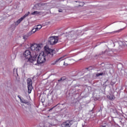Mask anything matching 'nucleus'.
Wrapping results in <instances>:
<instances>
[{
    "mask_svg": "<svg viewBox=\"0 0 127 127\" xmlns=\"http://www.w3.org/2000/svg\"><path fill=\"white\" fill-rule=\"evenodd\" d=\"M44 48V51L42 52L38 57L36 61L38 64H43L46 61V56L48 58H52L56 52L55 50L50 49L48 46H45Z\"/></svg>",
    "mask_w": 127,
    "mask_h": 127,
    "instance_id": "obj_1",
    "label": "nucleus"
},
{
    "mask_svg": "<svg viewBox=\"0 0 127 127\" xmlns=\"http://www.w3.org/2000/svg\"><path fill=\"white\" fill-rule=\"evenodd\" d=\"M43 47L42 44H33L31 45V58L29 59V62L33 63L34 65H36V58L38 56L39 51Z\"/></svg>",
    "mask_w": 127,
    "mask_h": 127,
    "instance_id": "obj_2",
    "label": "nucleus"
},
{
    "mask_svg": "<svg viewBox=\"0 0 127 127\" xmlns=\"http://www.w3.org/2000/svg\"><path fill=\"white\" fill-rule=\"evenodd\" d=\"M50 7V5L49 3H38L36 4L34 7V9H36L37 10H47Z\"/></svg>",
    "mask_w": 127,
    "mask_h": 127,
    "instance_id": "obj_3",
    "label": "nucleus"
},
{
    "mask_svg": "<svg viewBox=\"0 0 127 127\" xmlns=\"http://www.w3.org/2000/svg\"><path fill=\"white\" fill-rule=\"evenodd\" d=\"M58 42V37L57 36H52L49 38L48 44L50 45H55Z\"/></svg>",
    "mask_w": 127,
    "mask_h": 127,
    "instance_id": "obj_4",
    "label": "nucleus"
},
{
    "mask_svg": "<svg viewBox=\"0 0 127 127\" xmlns=\"http://www.w3.org/2000/svg\"><path fill=\"white\" fill-rule=\"evenodd\" d=\"M27 84L28 85V93L30 94L31 91H32V80L31 78H29L27 79Z\"/></svg>",
    "mask_w": 127,
    "mask_h": 127,
    "instance_id": "obj_5",
    "label": "nucleus"
},
{
    "mask_svg": "<svg viewBox=\"0 0 127 127\" xmlns=\"http://www.w3.org/2000/svg\"><path fill=\"white\" fill-rule=\"evenodd\" d=\"M67 34L66 37L68 40H73V39H75L76 35L75 34L74 31L69 32Z\"/></svg>",
    "mask_w": 127,
    "mask_h": 127,
    "instance_id": "obj_6",
    "label": "nucleus"
},
{
    "mask_svg": "<svg viewBox=\"0 0 127 127\" xmlns=\"http://www.w3.org/2000/svg\"><path fill=\"white\" fill-rule=\"evenodd\" d=\"M30 14V12H28L26 13L23 16L21 17L20 19H19L18 20H17L16 22H15V25H18L20 23V22L23 21L24 18H26L27 16H28Z\"/></svg>",
    "mask_w": 127,
    "mask_h": 127,
    "instance_id": "obj_7",
    "label": "nucleus"
},
{
    "mask_svg": "<svg viewBox=\"0 0 127 127\" xmlns=\"http://www.w3.org/2000/svg\"><path fill=\"white\" fill-rule=\"evenodd\" d=\"M24 56L26 59H28L29 61V59L31 58V51L29 50H27L24 52Z\"/></svg>",
    "mask_w": 127,
    "mask_h": 127,
    "instance_id": "obj_8",
    "label": "nucleus"
},
{
    "mask_svg": "<svg viewBox=\"0 0 127 127\" xmlns=\"http://www.w3.org/2000/svg\"><path fill=\"white\" fill-rule=\"evenodd\" d=\"M73 125V121H66L65 122H64L62 124V127H70L71 126Z\"/></svg>",
    "mask_w": 127,
    "mask_h": 127,
    "instance_id": "obj_9",
    "label": "nucleus"
},
{
    "mask_svg": "<svg viewBox=\"0 0 127 127\" xmlns=\"http://www.w3.org/2000/svg\"><path fill=\"white\" fill-rule=\"evenodd\" d=\"M119 45L122 46V47H127V44L125 42L120 41Z\"/></svg>",
    "mask_w": 127,
    "mask_h": 127,
    "instance_id": "obj_10",
    "label": "nucleus"
},
{
    "mask_svg": "<svg viewBox=\"0 0 127 127\" xmlns=\"http://www.w3.org/2000/svg\"><path fill=\"white\" fill-rule=\"evenodd\" d=\"M41 13V11H35L31 13L32 15H37V14H40Z\"/></svg>",
    "mask_w": 127,
    "mask_h": 127,
    "instance_id": "obj_11",
    "label": "nucleus"
},
{
    "mask_svg": "<svg viewBox=\"0 0 127 127\" xmlns=\"http://www.w3.org/2000/svg\"><path fill=\"white\" fill-rule=\"evenodd\" d=\"M107 98L111 101H113V100H115V96L114 95H108Z\"/></svg>",
    "mask_w": 127,
    "mask_h": 127,
    "instance_id": "obj_12",
    "label": "nucleus"
},
{
    "mask_svg": "<svg viewBox=\"0 0 127 127\" xmlns=\"http://www.w3.org/2000/svg\"><path fill=\"white\" fill-rule=\"evenodd\" d=\"M18 98H19V99H20V101L21 103H22L23 104H28V102H27V101H26L25 100H22V99H21L20 96H19V95L18 96Z\"/></svg>",
    "mask_w": 127,
    "mask_h": 127,
    "instance_id": "obj_13",
    "label": "nucleus"
},
{
    "mask_svg": "<svg viewBox=\"0 0 127 127\" xmlns=\"http://www.w3.org/2000/svg\"><path fill=\"white\" fill-rule=\"evenodd\" d=\"M64 56L62 57L61 58H60V59H57L55 63L53 64L54 65H55V64H56L57 63H58V62H59V61L62 60V59H63L64 58Z\"/></svg>",
    "mask_w": 127,
    "mask_h": 127,
    "instance_id": "obj_14",
    "label": "nucleus"
},
{
    "mask_svg": "<svg viewBox=\"0 0 127 127\" xmlns=\"http://www.w3.org/2000/svg\"><path fill=\"white\" fill-rule=\"evenodd\" d=\"M13 74L14 75V76H16L18 75V74H17V69L16 68H14L13 69Z\"/></svg>",
    "mask_w": 127,
    "mask_h": 127,
    "instance_id": "obj_15",
    "label": "nucleus"
},
{
    "mask_svg": "<svg viewBox=\"0 0 127 127\" xmlns=\"http://www.w3.org/2000/svg\"><path fill=\"white\" fill-rule=\"evenodd\" d=\"M80 4L78 5V6H76V7H80V6H84V4H85V2H81V1H78Z\"/></svg>",
    "mask_w": 127,
    "mask_h": 127,
    "instance_id": "obj_16",
    "label": "nucleus"
},
{
    "mask_svg": "<svg viewBox=\"0 0 127 127\" xmlns=\"http://www.w3.org/2000/svg\"><path fill=\"white\" fill-rule=\"evenodd\" d=\"M37 29L36 28V26H35L34 28L32 29V30H31V32L32 33H35V32H36V31H37Z\"/></svg>",
    "mask_w": 127,
    "mask_h": 127,
    "instance_id": "obj_17",
    "label": "nucleus"
},
{
    "mask_svg": "<svg viewBox=\"0 0 127 127\" xmlns=\"http://www.w3.org/2000/svg\"><path fill=\"white\" fill-rule=\"evenodd\" d=\"M105 72H103L101 73H96V76L97 77H99V76H103V75H105Z\"/></svg>",
    "mask_w": 127,
    "mask_h": 127,
    "instance_id": "obj_18",
    "label": "nucleus"
},
{
    "mask_svg": "<svg viewBox=\"0 0 127 127\" xmlns=\"http://www.w3.org/2000/svg\"><path fill=\"white\" fill-rule=\"evenodd\" d=\"M69 59H67L65 60V61L64 63V66H67L68 65V62H69Z\"/></svg>",
    "mask_w": 127,
    "mask_h": 127,
    "instance_id": "obj_19",
    "label": "nucleus"
},
{
    "mask_svg": "<svg viewBox=\"0 0 127 127\" xmlns=\"http://www.w3.org/2000/svg\"><path fill=\"white\" fill-rule=\"evenodd\" d=\"M42 27V26H41V25H38L37 27L36 26V28L37 29V30H39L40 29H41Z\"/></svg>",
    "mask_w": 127,
    "mask_h": 127,
    "instance_id": "obj_20",
    "label": "nucleus"
},
{
    "mask_svg": "<svg viewBox=\"0 0 127 127\" xmlns=\"http://www.w3.org/2000/svg\"><path fill=\"white\" fill-rule=\"evenodd\" d=\"M28 38V36L27 35H25L23 37V39H24V40H26V39H27V38Z\"/></svg>",
    "mask_w": 127,
    "mask_h": 127,
    "instance_id": "obj_21",
    "label": "nucleus"
},
{
    "mask_svg": "<svg viewBox=\"0 0 127 127\" xmlns=\"http://www.w3.org/2000/svg\"><path fill=\"white\" fill-rule=\"evenodd\" d=\"M64 80H66V78L62 77L60 80H58V82H61V81H64Z\"/></svg>",
    "mask_w": 127,
    "mask_h": 127,
    "instance_id": "obj_22",
    "label": "nucleus"
},
{
    "mask_svg": "<svg viewBox=\"0 0 127 127\" xmlns=\"http://www.w3.org/2000/svg\"><path fill=\"white\" fill-rule=\"evenodd\" d=\"M33 33L31 32H30L29 33H28V34H27V35L28 36V37H29V36H30L31 35H32Z\"/></svg>",
    "mask_w": 127,
    "mask_h": 127,
    "instance_id": "obj_23",
    "label": "nucleus"
},
{
    "mask_svg": "<svg viewBox=\"0 0 127 127\" xmlns=\"http://www.w3.org/2000/svg\"><path fill=\"white\" fill-rule=\"evenodd\" d=\"M63 10L62 9H59V12H63Z\"/></svg>",
    "mask_w": 127,
    "mask_h": 127,
    "instance_id": "obj_24",
    "label": "nucleus"
},
{
    "mask_svg": "<svg viewBox=\"0 0 127 127\" xmlns=\"http://www.w3.org/2000/svg\"><path fill=\"white\" fill-rule=\"evenodd\" d=\"M42 103H44V100L41 99Z\"/></svg>",
    "mask_w": 127,
    "mask_h": 127,
    "instance_id": "obj_25",
    "label": "nucleus"
},
{
    "mask_svg": "<svg viewBox=\"0 0 127 127\" xmlns=\"http://www.w3.org/2000/svg\"><path fill=\"white\" fill-rule=\"evenodd\" d=\"M105 53H106V51H105V52H102V54H105Z\"/></svg>",
    "mask_w": 127,
    "mask_h": 127,
    "instance_id": "obj_26",
    "label": "nucleus"
},
{
    "mask_svg": "<svg viewBox=\"0 0 127 127\" xmlns=\"http://www.w3.org/2000/svg\"><path fill=\"white\" fill-rule=\"evenodd\" d=\"M54 108V107L51 108V109L49 110V111H52V110H53V108Z\"/></svg>",
    "mask_w": 127,
    "mask_h": 127,
    "instance_id": "obj_27",
    "label": "nucleus"
},
{
    "mask_svg": "<svg viewBox=\"0 0 127 127\" xmlns=\"http://www.w3.org/2000/svg\"><path fill=\"white\" fill-rule=\"evenodd\" d=\"M75 1V2H78V1Z\"/></svg>",
    "mask_w": 127,
    "mask_h": 127,
    "instance_id": "obj_28",
    "label": "nucleus"
},
{
    "mask_svg": "<svg viewBox=\"0 0 127 127\" xmlns=\"http://www.w3.org/2000/svg\"><path fill=\"white\" fill-rule=\"evenodd\" d=\"M117 32V31L116 32Z\"/></svg>",
    "mask_w": 127,
    "mask_h": 127,
    "instance_id": "obj_29",
    "label": "nucleus"
},
{
    "mask_svg": "<svg viewBox=\"0 0 127 127\" xmlns=\"http://www.w3.org/2000/svg\"><path fill=\"white\" fill-rule=\"evenodd\" d=\"M86 69H88V68H87Z\"/></svg>",
    "mask_w": 127,
    "mask_h": 127,
    "instance_id": "obj_30",
    "label": "nucleus"
}]
</instances>
